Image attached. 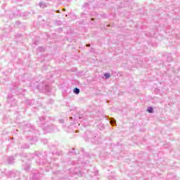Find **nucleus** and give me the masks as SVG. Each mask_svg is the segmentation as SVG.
Listing matches in <instances>:
<instances>
[{
	"label": "nucleus",
	"mask_w": 180,
	"mask_h": 180,
	"mask_svg": "<svg viewBox=\"0 0 180 180\" xmlns=\"http://www.w3.org/2000/svg\"><path fill=\"white\" fill-rule=\"evenodd\" d=\"M38 126H41L46 123V118L44 117H39V120L37 121Z\"/></svg>",
	"instance_id": "5"
},
{
	"label": "nucleus",
	"mask_w": 180,
	"mask_h": 180,
	"mask_svg": "<svg viewBox=\"0 0 180 180\" xmlns=\"http://www.w3.org/2000/svg\"><path fill=\"white\" fill-rule=\"evenodd\" d=\"M75 173L77 174V175L81 174V170L78 171V169H75Z\"/></svg>",
	"instance_id": "15"
},
{
	"label": "nucleus",
	"mask_w": 180,
	"mask_h": 180,
	"mask_svg": "<svg viewBox=\"0 0 180 180\" xmlns=\"http://www.w3.org/2000/svg\"><path fill=\"white\" fill-rule=\"evenodd\" d=\"M70 153H74V151H71V152H70Z\"/></svg>",
	"instance_id": "29"
},
{
	"label": "nucleus",
	"mask_w": 180,
	"mask_h": 180,
	"mask_svg": "<svg viewBox=\"0 0 180 180\" xmlns=\"http://www.w3.org/2000/svg\"><path fill=\"white\" fill-rule=\"evenodd\" d=\"M39 6H40V8H47V4H46L45 2H40L39 3Z\"/></svg>",
	"instance_id": "8"
},
{
	"label": "nucleus",
	"mask_w": 180,
	"mask_h": 180,
	"mask_svg": "<svg viewBox=\"0 0 180 180\" xmlns=\"http://www.w3.org/2000/svg\"><path fill=\"white\" fill-rule=\"evenodd\" d=\"M78 119H82V115H79Z\"/></svg>",
	"instance_id": "18"
},
{
	"label": "nucleus",
	"mask_w": 180,
	"mask_h": 180,
	"mask_svg": "<svg viewBox=\"0 0 180 180\" xmlns=\"http://www.w3.org/2000/svg\"><path fill=\"white\" fill-rule=\"evenodd\" d=\"M33 158L36 160L37 164H44L43 159H41V153L39 152H35L33 154Z\"/></svg>",
	"instance_id": "2"
},
{
	"label": "nucleus",
	"mask_w": 180,
	"mask_h": 180,
	"mask_svg": "<svg viewBox=\"0 0 180 180\" xmlns=\"http://www.w3.org/2000/svg\"><path fill=\"white\" fill-rule=\"evenodd\" d=\"M37 51L41 53V51H44V48L43 46H40L38 48Z\"/></svg>",
	"instance_id": "16"
},
{
	"label": "nucleus",
	"mask_w": 180,
	"mask_h": 180,
	"mask_svg": "<svg viewBox=\"0 0 180 180\" xmlns=\"http://www.w3.org/2000/svg\"><path fill=\"white\" fill-rule=\"evenodd\" d=\"M73 92L75 94V95H79L80 90L76 87L73 89Z\"/></svg>",
	"instance_id": "9"
},
{
	"label": "nucleus",
	"mask_w": 180,
	"mask_h": 180,
	"mask_svg": "<svg viewBox=\"0 0 180 180\" xmlns=\"http://www.w3.org/2000/svg\"><path fill=\"white\" fill-rule=\"evenodd\" d=\"M70 119H72V117H70Z\"/></svg>",
	"instance_id": "27"
},
{
	"label": "nucleus",
	"mask_w": 180,
	"mask_h": 180,
	"mask_svg": "<svg viewBox=\"0 0 180 180\" xmlns=\"http://www.w3.org/2000/svg\"><path fill=\"white\" fill-rule=\"evenodd\" d=\"M60 123H64V120H60Z\"/></svg>",
	"instance_id": "21"
},
{
	"label": "nucleus",
	"mask_w": 180,
	"mask_h": 180,
	"mask_svg": "<svg viewBox=\"0 0 180 180\" xmlns=\"http://www.w3.org/2000/svg\"><path fill=\"white\" fill-rule=\"evenodd\" d=\"M53 129H44V133H51Z\"/></svg>",
	"instance_id": "17"
},
{
	"label": "nucleus",
	"mask_w": 180,
	"mask_h": 180,
	"mask_svg": "<svg viewBox=\"0 0 180 180\" xmlns=\"http://www.w3.org/2000/svg\"><path fill=\"white\" fill-rule=\"evenodd\" d=\"M48 89H49V86L43 83L37 86V89H39V91H47Z\"/></svg>",
	"instance_id": "4"
},
{
	"label": "nucleus",
	"mask_w": 180,
	"mask_h": 180,
	"mask_svg": "<svg viewBox=\"0 0 180 180\" xmlns=\"http://www.w3.org/2000/svg\"><path fill=\"white\" fill-rule=\"evenodd\" d=\"M86 136H87L88 139L90 140L91 143L99 144V138L97 137L96 134H93L91 131H86Z\"/></svg>",
	"instance_id": "1"
},
{
	"label": "nucleus",
	"mask_w": 180,
	"mask_h": 180,
	"mask_svg": "<svg viewBox=\"0 0 180 180\" xmlns=\"http://www.w3.org/2000/svg\"><path fill=\"white\" fill-rule=\"evenodd\" d=\"M56 154H58V155H61V152H58Z\"/></svg>",
	"instance_id": "19"
},
{
	"label": "nucleus",
	"mask_w": 180,
	"mask_h": 180,
	"mask_svg": "<svg viewBox=\"0 0 180 180\" xmlns=\"http://www.w3.org/2000/svg\"><path fill=\"white\" fill-rule=\"evenodd\" d=\"M147 112H148V113H154V108H153V107H149L147 109Z\"/></svg>",
	"instance_id": "10"
},
{
	"label": "nucleus",
	"mask_w": 180,
	"mask_h": 180,
	"mask_svg": "<svg viewBox=\"0 0 180 180\" xmlns=\"http://www.w3.org/2000/svg\"><path fill=\"white\" fill-rule=\"evenodd\" d=\"M91 20H94V18H91Z\"/></svg>",
	"instance_id": "30"
},
{
	"label": "nucleus",
	"mask_w": 180,
	"mask_h": 180,
	"mask_svg": "<svg viewBox=\"0 0 180 180\" xmlns=\"http://www.w3.org/2000/svg\"><path fill=\"white\" fill-rule=\"evenodd\" d=\"M30 146H29L28 144H23L22 146H21V148H30Z\"/></svg>",
	"instance_id": "13"
},
{
	"label": "nucleus",
	"mask_w": 180,
	"mask_h": 180,
	"mask_svg": "<svg viewBox=\"0 0 180 180\" xmlns=\"http://www.w3.org/2000/svg\"><path fill=\"white\" fill-rule=\"evenodd\" d=\"M44 143V144H47V140H46Z\"/></svg>",
	"instance_id": "23"
},
{
	"label": "nucleus",
	"mask_w": 180,
	"mask_h": 180,
	"mask_svg": "<svg viewBox=\"0 0 180 180\" xmlns=\"http://www.w3.org/2000/svg\"><path fill=\"white\" fill-rule=\"evenodd\" d=\"M78 131H78V130H77V131H76V133H78Z\"/></svg>",
	"instance_id": "25"
},
{
	"label": "nucleus",
	"mask_w": 180,
	"mask_h": 180,
	"mask_svg": "<svg viewBox=\"0 0 180 180\" xmlns=\"http://www.w3.org/2000/svg\"><path fill=\"white\" fill-rule=\"evenodd\" d=\"M110 124H112V126H115V125L116 124V120H115V119H111V120H110Z\"/></svg>",
	"instance_id": "11"
},
{
	"label": "nucleus",
	"mask_w": 180,
	"mask_h": 180,
	"mask_svg": "<svg viewBox=\"0 0 180 180\" xmlns=\"http://www.w3.org/2000/svg\"><path fill=\"white\" fill-rule=\"evenodd\" d=\"M6 175L10 178H15L16 179H19V176H20V173L18 171H10L6 174Z\"/></svg>",
	"instance_id": "3"
},
{
	"label": "nucleus",
	"mask_w": 180,
	"mask_h": 180,
	"mask_svg": "<svg viewBox=\"0 0 180 180\" xmlns=\"http://www.w3.org/2000/svg\"><path fill=\"white\" fill-rule=\"evenodd\" d=\"M104 77H105V79H109V77H110V74H109V73H105V74H104Z\"/></svg>",
	"instance_id": "14"
},
{
	"label": "nucleus",
	"mask_w": 180,
	"mask_h": 180,
	"mask_svg": "<svg viewBox=\"0 0 180 180\" xmlns=\"http://www.w3.org/2000/svg\"><path fill=\"white\" fill-rule=\"evenodd\" d=\"M82 151H84V149L82 148Z\"/></svg>",
	"instance_id": "28"
},
{
	"label": "nucleus",
	"mask_w": 180,
	"mask_h": 180,
	"mask_svg": "<svg viewBox=\"0 0 180 180\" xmlns=\"http://www.w3.org/2000/svg\"><path fill=\"white\" fill-rule=\"evenodd\" d=\"M63 11H65V8H63Z\"/></svg>",
	"instance_id": "26"
},
{
	"label": "nucleus",
	"mask_w": 180,
	"mask_h": 180,
	"mask_svg": "<svg viewBox=\"0 0 180 180\" xmlns=\"http://www.w3.org/2000/svg\"><path fill=\"white\" fill-rule=\"evenodd\" d=\"M7 161H8V164H13V162H15V158H13V157L12 156H10L7 159Z\"/></svg>",
	"instance_id": "6"
},
{
	"label": "nucleus",
	"mask_w": 180,
	"mask_h": 180,
	"mask_svg": "<svg viewBox=\"0 0 180 180\" xmlns=\"http://www.w3.org/2000/svg\"><path fill=\"white\" fill-rule=\"evenodd\" d=\"M86 46V47H91V44H87Z\"/></svg>",
	"instance_id": "20"
},
{
	"label": "nucleus",
	"mask_w": 180,
	"mask_h": 180,
	"mask_svg": "<svg viewBox=\"0 0 180 180\" xmlns=\"http://www.w3.org/2000/svg\"><path fill=\"white\" fill-rule=\"evenodd\" d=\"M56 13H60V10L56 11Z\"/></svg>",
	"instance_id": "22"
},
{
	"label": "nucleus",
	"mask_w": 180,
	"mask_h": 180,
	"mask_svg": "<svg viewBox=\"0 0 180 180\" xmlns=\"http://www.w3.org/2000/svg\"><path fill=\"white\" fill-rule=\"evenodd\" d=\"M39 172L36 171L35 172L32 173V179L36 180L39 178Z\"/></svg>",
	"instance_id": "7"
},
{
	"label": "nucleus",
	"mask_w": 180,
	"mask_h": 180,
	"mask_svg": "<svg viewBox=\"0 0 180 180\" xmlns=\"http://www.w3.org/2000/svg\"><path fill=\"white\" fill-rule=\"evenodd\" d=\"M24 169H25V171H29V169H30V165H26L24 167Z\"/></svg>",
	"instance_id": "12"
},
{
	"label": "nucleus",
	"mask_w": 180,
	"mask_h": 180,
	"mask_svg": "<svg viewBox=\"0 0 180 180\" xmlns=\"http://www.w3.org/2000/svg\"><path fill=\"white\" fill-rule=\"evenodd\" d=\"M84 5H87V4H84Z\"/></svg>",
	"instance_id": "31"
},
{
	"label": "nucleus",
	"mask_w": 180,
	"mask_h": 180,
	"mask_svg": "<svg viewBox=\"0 0 180 180\" xmlns=\"http://www.w3.org/2000/svg\"><path fill=\"white\" fill-rule=\"evenodd\" d=\"M75 148H72V151H75Z\"/></svg>",
	"instance_id": "24"
}]
</instances>
